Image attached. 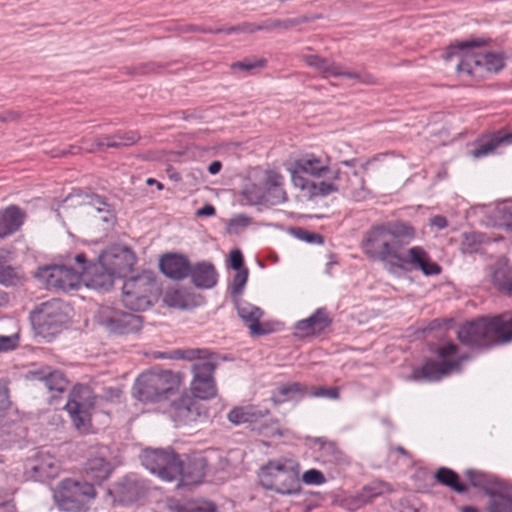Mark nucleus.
Masks as SVG:
<instances>
[{
    "mask_svg": "<svg viewBox=\"0 0 512 512\" xmlns=\"http://www.w3.org/2000/svg\"><path fill=\"white\" fill-rule=\"evenodd\" d=\"M18 335L0 336V352L13 350L18 345Z\"/></svg>",
    "mask_w": 512,
    "mask_h": 512,
    "instance_id": "obj_44",
    "label": "nucleus"
},
{
    "mask_svg": "<svg viewBox=\"0 0 512 512\" xmlns=\"http://www.w3.org/2000/svg\"><path fill=\"white\" fill-rule=\"evenodd\" d=\"M140 136L137 132L129 131L118 133L113 136L103 137L98 140V147H120V146H130L135 144L139 140Z\"/></svg>",
    "mask_w": 512,
    "mask_h": 512,
    "instance_id": "obj_33",
    "label": "nucleus"
},
{
    "mask_svg": "<svg viewBox=\"0 0 512 512\" xmlns=\"http://www.w3.org/2000/svg\"><path fill=\"white\" fill-rule=\"evenodd\" d=\"M330 163L331 159L326 154H305L295 161L291 170L293 185L309 198L342 193L355 201H362L369 196L363 177L357 172L349 176L339 169H331Z\"/></svg>",
    "mask_w": 512,
    "mask_h": 512,
    "instance_id": "obj_2",
    "label": "nucleus"
},
{
    "mask_svg": "<svg viewBox=\"0 0 512 512\" xmlns=\"http://www.w3.org/2000/svg\"><path fill=\"white\" fill-rule=\"evenodd\" d=\"M26 220V213L17 205H9L0 210V239L20 230Z\"/></svg>",
    "mask_w": 512,
    "mask_h": 512,
    "instance_id": "obj_24",
    "label": "nucleus"
},
{
    "mask_svg": "<svg viewBox=\"0 0 512 512\" xmlns=\"http://www.w3.org/2000/svg\"><path fill=\"white\" fill-rule=\"evenodd\" d=\"M182 377L171 370L149 369L135 379L131 394L143 404L162 405L175 426L188 425L201 415V405L185 391Z\"/></svg>",
    "mask_w": 512,
    "mask_h": 512,
    "instance_id": "obj_1",
    "label": "nucleus"
},
{
    "mask_svg": "<svg viewBox=\"0 0 512 512\" xmlns=\"http://www.w3.org/2000/svg\"><path fill=\"white\" fill-rule=\"evenodd\" d=\"M25 280L23 271L19 267L7 265L0 259V284L16 286Z\"/></svg>",
    "mask_w": 512,
    "mask_h": 512,
    "instance_id": "obj_35",
    "label": "nucleus"
},
{
    "mask_svg": "<svg viewBox=\"0 0 512 512\" xmlns=\"http://www.w3.org/2000/svg\"><path fill=\"white\" fill-rule=\"evenodd\" d=\"M146 183L147 185H156L159 190H162L164 188L163 184L154 178H148L146 180Z\"/></svg>",
    "mask_w": 512,
    "mask_h": 512,
    "instance_id": "obj_52",
    "label": "nucleus"
},
{
    "mask_svg": "<svg viewBox=\"0 0 512 512\" xmlns=\"http://www.w3.org/2000/svg\"><path fill=\"white\" fill-rule=\"evenodd\" d=\"M511 144L512 134L505 130H498L482 136L477 142V147L472 151V155L475 158L485 157L493 154L499 147Z\"/></svg>",
    "mask_w": 512,
    "mask_h": 512,
    "instance_id": "obj_23",
    "label": "nucleus"
},
{
    "mask_svg": "<svg viewBox=\"0 0 512 512\" xmlns=\"http://www.w3.org/2000/svg\"><path fill=\"white\" fill-rule=\"evenodd\" d=\"M300 470V463L294 458L269 460L260 469V484L264 489L281 495H296L301 491Z\"/></svg>",
    "mask_w": 512,
    "mask_h": 512,
    "instance_id": "obj_7",
    "label": "nucleus"
},
{
    "mask_svg": "<svg viewBox=\"0 0 512 512\" xmlns=\"http://www.w3.org/2000/svg\"><path fill=\"white\" fill-rule=\"evenodd\" d=\"M460 510L461 512H478V510L473 506H463Z\"/></svg>",
    "mask_w": 512,
    "mask_h": 512,
    "instance_id": "obj_53",
    "label": "nucleus"
},
{
    "mask_svg": "<svg viewBox=\"0 0 512 512\" xmlns=\"http://www.w3.org/2000/svg\"><path fill=\"white\" fill-rule=\"evenodd\" d=\"M107 447H93L88 452V458L84 466L86 477L100 483L107 479L112 472V466L107 461Z\"/></svg>",
    "mask_w": 512,
    "mask_h": 512,
    "instance_id": "obj_21",
    "label": "nucleus"
},
{
    "mask_svg": "<svg viewBox=\"0 0 512 512\" xmlns=\"http://www.w3.org/2000/svg\"><path fill=\"white\" fill-rule=\"evenodd\" d=\"M465 475L474 487H483L486 484V475L480 471L469 469L465 472Z\"/></svg>",
    "mask_w": 512,
    "mask_h": 512,
    "instance_id": "obj_43",
    "label": "nucleus"
},
{
    "mask_svg": "<svg viewBox=\"0 0 512 512\" xmlns=\"http://www.w3.org/2000/svg\"><path fill=\"white\" fill-rule=\"evenodd\" d=\"M311 395L315 397H326L330 399H337L339 397V389L337 387L333 388H318L311 392Z\"/></svg>",
    "mask_w": 512,
    "mask_h": 512,
    "instance_id": "obj_45",
    "label": "nucleus"
},
{
    "mask_svg": "<svg viewBox=\"0 0 512 512\" xmlns=\"http://www.w3.org/2000/svg\"><path fill=\"white\" fill-rule=\"evenodd\" d=\"M486 43L484 39L458 41L447 48L444 57L449 60L453 56H458V73L479 81L504 67V58L501 54L482 49Z\"/></svg>",
    "mask_w": 512,
    "mask_h": 512,
    "instance_id": "obj_4",
    "label": "nucleus"
},
{
    "mask_svg": "<svg viewBox=\"0 0 512 512\" xmlns=\"http://www.w3.org/2000/svg\"><path fill=\"white\" fill-rule=\"evenodd\" d=\"M75 260L80 266L79 270L59 265L45 266L38 269L36 277L47 289L55 291L67 292L76 289L82 280L91 287L90 275L84 271L89 267L85 254H78Z\"/></svg>",
    "mask_w": 512,
    "mask_h": 512,
    "instance_id": "obj_9",
    "label": "nucleus"
},
{
    "mask_svg": "<svg viewBox=\"0 0 512 512\" xmlns=\"http://www.w3.org/2000/svg\"><path fill=\"white\" fill-rule=\"evenodd\" d=\"M236 30H237L236 28H231V29L228 30V33H232V32H234Z\"/></svg>",
    "mask_w": 512,
    "mask_h": 512,
    "instance_id": "obj_58",
    "label": "nucleus"
},
{
    "mask_svg": "<svg viewBox=\"0 0 512 512\" xmlns=\"http://www.w3.org/2000/svg\"><path fill=\"white\" fill-rule=\"evenodd\" d=\"M159 291L158 284L150 272L127 279L122 287L123 303L135 311L148 309Z\"/></svg>",
    "mask_w": 512,
    "mask_h": 512,
    "instance_id": "obj_11",
    "label": "nucleus"
},
{
    "mask_svg": "<svg viewBox=\"0 0 512 512\" xmlns=\"http://www.w3.org/2000/svg\"><path fill=\"white\" fill-rule=\"evenodd\" d=\"M248 279V270H237L232 282V293L240 294L247 282Z\"/></svg>",
    "mask_w": 512,
    "mask_h": 512,
    "instance_id": "obj_41",
    "label": "nucleus"
},
{
    "mask_svg": "<svg viewBox=\"0 0 512 512\" xmlns=\"http://www.w3.org/2000/svg\"><path fill=\"white\" fill-rule=\"evenodd\" d=\"M206 351L192 350L191 358L198 360L192 365L193 378L190 382V397L198 404V400H210L217 395V385L214 378V372L217 362L211 356H206Z\"/></svg>",
    "mask_w": 512,
    "mask_h": 512,
    "instance_id": "obj_10",
    "label": "nucleus"
},
{
    "mask_svg": "<svg viewBox=\"0 0 512 512\" xmlns=\"http://www.w3.org/2000/svg\"><path fill=\"white\" fill-rule=\"evenodd\" d=\"M434 358L427 359L424 364L416 368L413 377L417 380L439 381L443 377L459 371L467 357L460 352L457 344L444 342L431 349Z\"/></svg>",
    "mask_w": 512,
    "mask_h": 512,
    "instance_id": "obj_8",
    "label": "nucleus"
},
{
    "mask_svg": "<svg viewBox=\"0 0 512 512\" xmlns=\"http://www.w3.org/2000/svg\"><path fill=\"white\" fill-rule=\"evenodd\" d=\"M25 467L30 478L42 482L57 477L60 472L59 461L47 452H38L27 460Z\"/></svg>",
    "mask_w": 512,
    "mask_h": 512,
    "instance_id": "obj_20",
    "label": "nucleus"
},
{
    "mask_svg": "<svg viewBox=\"0 0 512 512\" xmlns=\"http://www.w3.org/2000/svg\"><path fill=\"white\" fill-rule=\"evenodd\" d=\"M192 282L199 288L209 289L216 285L218 274L215 267L208 262L196 263L190 268Z\"/></svg>",
    "mask_w": 512,
    "mask_h": 512,
    "instance_id": "obj_27",
    "label": "nucleus"
},
{
    "mask_svg": "<svg viewBox=\"0 0 512 512\" xmlns=\"http://www.w3.org/2000/svg\"><path fill=\"white\" fill-rule=\"evenodd\" d=\"M10 407V400L8 389L0 383V417L4 415L5 411Z\"/></svg>",
    "mask_w": 512,
    "mask_h": 512,
    "instance_id": "obj_46",
    "label": "nucleus"
},
{
    "mask_svg": "<svg viewBox=\"0 0 512 512\" xmlns=\"http://www.w3.org/2000/svg\"><path fill=\"white\" fill-rule=\"evenodd\" d=\"M238 315L248 325L252 335H263L268 332L260 323V318L263 316L260 308L250 304L242 305L238 307Z\"/></svg>",
    "mask_w": 512,
    "mask_h": 512,
    "instance_id": "obj_30",
    "label": "nucleus"
},
{
    "mask_svg": "<svg viewBox=\"0 0 512 512\" xmlns=\"http://www.w3.org/2000/svg\"><path fill=\"white\" fill-rule=\"evenodd\" d=\"M430 225L438 229H444L447 227L448 222L444 216L436 215L430 219Z\"/></svg>",
    "mask_w": 512,
    "mask_h": 512,
    "instance_id": "obj_49",
    "label": "nucleus"
},
{
    "mask_svg": "<svg viewBox=\"0 0 512 512\" xmlns=\"http://www.w3.org/2000/svg\"><path fill=\"white\" fill-rule=\"evenodd\" d=\"M98 322L107 331L117 335L137 333L143 326V317L110 306H101Z\"/></svg>",
    "mask_w": 512,
    "mask_h": 512,
    "instance_id": "obj_15",
    "label": "nucleus"
},
{
    "mask_svg": "<svg viewBox=\"0 0 512 512\" xmlns=\"http://www.w3.org/2000/svg\"><path fill=\"white\" fill-rule=\"evenodd\" d=\"M216 505L208 500L200 499L190 503L187 507H183L179 512H216Z\"/></svg>",
    "mask_w": 512,
    "mask_h": 512,
    "instance_id": "obj_39",
    "label": "nucleus"
},
{
    "mask_svg": "<svg viewBox=\"0 0 512 512\" xmlns=\"http://www.w3.org/2000/svg\"><path fill=\"white\" fill-rule=\"evenodd\" d=\"M459 341L470 347L502 345L512 342V312L493 317H482L463 324Z\"/></svg>",
    "mask_w": 512,
    "mask_h": 512,
    "instance_id": "obj_5",
    "label": "nucleus"
},
{
    "mask_svg": "<svg viewBox=\"0 0 512 512\" xmlns=\"http://www.w3.org/2000/svg\"><path fill=\"white\" fill-rule=\"evenodd\" d=\"M435 478L442 485H445L458 493L467 491V486L460 482L458 474L449 468H439L435 473Z\"/></svg>",
    "mask_w": 512,
    "mask_h": 512,
    "instance_id": "obj_34",
    "label": "nucleus"
},
{
    "mask_svg": "<svg viewBox=\"0 0 512 512\" xmlns=\"http://www.w3.org/2000/svg\"><path fill=\"white\" fill-rule=\"evenodd\" d=\"M491 277L493 285L498 290L512 294V265L507 260L496 262Z\"/></svg>",
    "mask_w": 512,
    "mask_h": 512,
    "instance_id": "obj_29",
    "label": "nucleus"
},
{
    "mask_svg": "<svg viewBox=\"0 0 512 512\" xmlns=\"http://www.w3.org/2000/svg\"><path fill=\"white\" fill-rule=\"evenodd\" d=\"M393 265L397 267L409 265L414 269L421 270L427 276L441 273V267L433 262L429 254L420 246L411 247L405 252H402L401 249Z\"/></svg>",
    "mask_w": 512,
    "mask_h": 512,
    "instance_id": "obj_19",
    "label": "nucleus"
},
{
    "mask_svg": "<svg viewBox=\"0 0 512 512\" xmlns=\"http://www.w3.org/2000/svg\"><path fill=\"white\" fill-rule=\"evenodd\" d=\"M21 118V113L18 111L8 110L0 114V122H12Z\"/></svg>",
    "mask_w": 512,
    "mask_h": 512,
    "instance_id": "obj_48",
    "label": "nucleus"
},
{
    "mask_svg": "<svg viewBox=\"0 0 512 512\" xmlns=\"http://www.w3.org/2000/svg\"><path fill=\"white\" fill-rule=\"evenodd\" d=\"M416 237L415 228L403 221H389L372 226L361 243L363 252L370 258L388 261L392 265L404 245Z\"/></svg>",
    "mask_w": 512,
    "mask_h": 512,
    "instance_id": "obj_3",
    "label": "nucleus"
},
{
    "mask_svg": "<svg viewBox=\"0 0 512 512\" xmlns=\"http://www.w3.org/2000/svg\"><path fill=\"white\" fill-rule=\"evenodd\" d=\"M165 301L169 304V305H175V303L172 302L171 300V294H166L165 296Z\"/></svg>",
    "mask_w": 512,
    "mask_h": 512,
    "instance_id": "obj_56",
    "label": "nucleus"
},
{
    "mask_svg": "<svg viewBox=\"0 0 512 512\" xmlns=\"http://www.w3.org/2000/svg\"><path fill=\"white\" fill-rule=\"evenodd\" d=\"M267 60L264 58H246L242 61L235 62L231 65L233 70L239 69L244 71H251L253 69L264 68Z\"/></svg>",
    "mask_w": 512,
    "mask_h": 512,
    "instance_id": "obj_38",
    "label": "nucleus"
},
{
    "mask_svg": "<svg viewBox=\"0 0 512 512\" xmlns=\"http://www.w3.org/2000/svg\"><path fill=\"white\" fill-rule=\"evenodd\" d=\"M398 451L404 453V449L402 447L398 448Z\"/></svg>",
    "mask_w": 512,
    "mask_h": 512,
    "instance_id": "obj_59",
    "label": "nucleus"
},
{
    "mask_svg": "<svg viewBox=\"0 0 512 512\" xmlns=\"http://www.w3.org/2000/svg\"><path fill=\"white\" fill-rule=\"evenodd\" d=\"M160 269L169 278L181 280L190 271V265L186 257L177 254H166L160 259Z\"/></svg>",
    "mask_w": 512,
    "mask_h": 512,
    "instance_id": "obj_25",
    "label": "nucleus"
},
{
    "mask_svg": "<svg viewBox=\"0 0 512 512\" xmlns=\"http://www.w3.org/2000/svg\"><path fill=\"white\" fill-rule=\"evenodd\" d=\"M299 59L303 61L307 66L315 69L323 77H337L344 76L349 79H356L359 82L372 84L374 78L369 74H360L353 71H346L343 67L328 58L322 57L317 54L300 53Z\"/></svg>",
    "mask_w": 512,
    "mask_h": 512,
    "instance_id": "obj_18",
    "label": "nucleus"
},
{
    "mask_svg": "<svg viewBox=\"0 0 512 512\" xmlns=\"http://www.w3.org/2000/svg\"><path fill=\"white\" fill-rule=\"evenodd\" d=\"M302 481L307 485H322L326 482V478L321 471L309 469L302 474Z\"/></svg>",
    "mask_w": 512,
    "mask_h": 512,
    "instance_id": "obj_40",
    "label": "nucleus"
},
{
    "mask_svg": "<svg viewBox=\"0 0 512 512\" xmlns=\"http://www.w3.org/2000/svg\"><path fill=\"white\" fill-rule=\"evenodd\" d=\"M205 472L202 460L188 461L182 463L180 461V476L178 487H192L203 481Z\"/></svg>",
    "mask_w": 512,
    "mask_h": 512,
    "instance_id": "obj_26",
    "label": "nucleus"
},
{
    "mask_svg": "<svg viewBox=\"0 0 512 512\" xmlns=\"http://www.w3.org/2000/svg\"><path fill=\"white\" fill-rule=\"evenodd\" d=\"M490 512H512V497L505 495L494 496L489 504Z\"/></svg>",
    "mask_w": 512,
    "mask_h": 512,
    "instance_id": "obj_37",
    "label": "nucleus"
},
{
    "mask_svg": "<svg viewBox=\"0 0 512 512\" xmlns=\"http://www.w3.org/2000/svg\"><path fill=\"white\" fill-rule=\"evenodd\" d=\"M221 168L222 163L220 161H213L212 163H210L208 171L210 174L215 175L220 172Z\"/></svg>",
    "mask_w": 512,
    "mask_h": 512,
    "instance_id": "obj_51",
    "label": "nucleus"
},
{
    "mask_svg": "<svg viewBox=\"0 0 512 512\" xmlns=\"http://www.w3.org/2000/svg\"><path fill=\"white\" fill-rule=\"evenodd\" d=\"M32 374L35 379L42 381L50 392L62 393L68 387V380L59 370L42 368L33 372Z\"/></svg>",
    "mask_w": 512,
    "mask_h": 512,
    "instance_id": "obj_28",
    "label": "nucleus"
},
{
    "mask_svg": "<svg viewBox=\"0 0 512 512\" xmlns=\"http://www.w3.org/2000/svg\"><path fill=\"white\" fill-rule=\"evenodd\" d=\"M312 238H318L321 239V237L317 234H311L309 240H312Z\"/></svg>",
    "mask_w": 512,
    "mask_h": 512,
    "instance_id": "obj_57",
    "label": "nucleus"
},
{
    "mask_svg": "<svg viewBox=\"0 0 512 512\" xmlns=\"http://www.w3.org/2000/svg\"><path fill=\"white\" fill-rule=\"evenodd\" d=\"M216 213L214 206L205 205L197 211L198 216H213Z\"/></svg>",
    "mask_w": 512,
    "mask_h": 512,
    "instance_id": "obj_50",
    "label": "nucleus"
},
{
    "mask_svg": "<svg viewBox=\"0 0 512 512\" xmlns=\"http://www.w3.org/2000/svg\"><path fill=\"white\" fill-rule=\"evenodd\" d=\"M332 324V318L326 308H318L310 317L298 321L296 333L300 337L319 336Z\"/></svg>",
    "mask_w": 512,
    "mask_h": 512,
    "instance_id": "obj_22",
    "label": "nucleus"
},
{
    "mask_svg": "<svg viewBox=\"0 0 512 512\" xmlns=\"http://www.w3.org/2000/svg\"><path fill=\"white\" fill-rule=\"evenodd\" d=\"M230 265L235 270H242L243 256L239 250H234L230 253Z\"/></svg>",
    "mask_w": 512,
    "mask_h": 512,
    "instance_id": "obj_47",
    "label": "nucleus"
},
{
    "mask_svg": "<svg viewBox=\"0 0 512 512\" xmlns=\"http://www.w3.org/2000/svg\"><path fill=\"white\" fill-rule=\"evenodd\" d=\"M355 162H356L355 159H351V160L343 161V164L346 165V166H354Z\"/></svg>",
    "mask_w": 512,
    "mask_h": 512,
    "instance_id": "obj_55",
    "label": "nucleus"
},
{
    "mask_svg": "<svg viewBox=\"0 0 512 512\" xmlns=\"http://www.w3.org/2000/svg\"><path fill=\"white\" fill-rule=\"evenodd\" d=\"M510 134H512V132H509Z\"/></svg>",
    "mask_w": 512,
    "mask_h": 512,
    "instance_id": "obj_60",
    "label": "nucleus"
},
{
    "mask_svg": "<svg viewBox=\"0 0 512 512\" xmlns=\"http://www.w3.org/2000/svg\"><path fill=\"white\" fill-rule=\"evenodd\" d=\"M96 491L92 484L65 479L54 490V499L58 507L67 512H81L95 498Z\"/></svg>",
    "mask_w": 512,
    "mask_h": 512,
    "instance_id": "obj_12",
    "label": "nucleus"
},
{
    "mask_svg": "<svg viewBox=\"0 0 512 512\" xmlns=\"http://www.w3.org/2000/svg\"><path fill=\"white\" fill-rule=\"evenodd\" d=\"M341 457V452L333 443H325L319 450V459L323 463H338Z\"/></svg>",
    "mask_w": 512,
    "mask_h": 512,
    "instance_id": "obj_36",
    "label": "nucleus"
},
{
    "mask_svg": "<svg viewBox=\"0 0 512 512\" xmlns=\"http://www.w3.org/2000/svg\"><path fill=\"white\" fill-rule=\"evenodd\" d=\"M136 263V256L131 249L113 246L104 251L97 263L89 264L84 270L90 275L89 283L95 289H108L115 277H124L131 272Z\"/></svg>",
    "mask_w": 512,
    "mask_h": 512,
    "instance_id": "obj_6",
    "label": "nucleus"
},
{
    "mask_svg": "<svg viewBox=\"0 0 512 512\" xmlns=\"http://www.w3.org/2000/svg\"><path fill=\"white\" fill-rule=\"evenodd\" d=\"M307 391L300 383L294 382L283 385L273 394L271 400L278 405L287 401L295 400L306 395Z\"/></svg>",
    "mask_w": 512,
    "mask_h": 512,
    "instance_id": "obj_32",
    "label": "nucleus"
},
{
    "mask_svg": "<svg viewBox=\"0 0 512 512\" xmlns=\"http://www.w3.org/2000/svg\"><path fill=\"white\" fill-rule=\"evenodd\" d=\"M95 395L87 385L73 387L65 409L69 413L75 428L87 433L91 428V413L95 406Z\"/></svg>",
    "mask_w": 512,
    "mask_h": 512,
    "instance_id": "obj_13",
    "label": "nucleus"
},
{
    "mask_svg": "<svg viewBox=\"0 0 512 512\" xmlns=\"http://www.w3.org/2000/svg\"><path fill=\"white\" fill-rule=\"evenodd\" d=\"M32 323L38 334L43 337L54 336L59 333L66 323L67 316L63 303L52 299L42 303L32 314Z\"/></svg>",
    "mask_w": 512,
    "mask_h": 512,
    "instance_id": "obj_14",
    "label": "nucleus"
},
{
    "mask_svg": "<svg viewBox=\"0 0 512 512\" xmlns=\"http://www.w3.org/2000/svg\"><path fill=\"white\" fill-rule=\"evenodd\" d=\"M269 415V409H260L258 406L250 404L234 407L227 414V419L234 425L260 424L258 432L266 437L281 435L279 423L276 419H270L269 423L262 424V420Z\"/></svg>",
    "mask_w": 512,
    "mask_h": 512,
    "instance_id": "obj_16",
    "label": "nucleus"
},
{
    "mask_svg": "<svg viewBox=\"0 0 512 512\" xmlns=\"http://www.w3.org/2000/svg\"><path fill=\"white\" fill-rule=\"evenodd\" d=\"M379 495V492L375 491L372 487H364L361 492L358 494V496L355 498L356 505L355 507H361L364 504L370 502L372 499L377 497Z\"/></svg>",
    "mask_w": 512,
    "mask_h": 512,
    "instance_id": "obj_42",
    "label": "nucleus"
},
{
    "mask_svg": "<svg viewBox=\"0 0 512 512\" xmlns=\"http://www.w3.org/2000/svg\"><path fill=\"white\" fill-rule=\"evenodd\" d=\"M284 182V177L279 172L270 170L266 173L264 186L268 193H273L272 204L283 203L287 200Z\"/></svg>",
    "mask_w": 512,
    "mask_h": 512,
    "instance_id": "obj_31",
    "label": "nucleus"
},
{
    "mask_svg": "<svg viewBox=\"0 0 512 512\" xmlns=\"http://www.w3.org/2000/svg\"><path fill=\"white\" fill-rule=\"evenodd\" d=\"M380 157H382V155H381V154H378V155L374 156L373 158L368 159V160L365 162V164H363V168H366V166H367L368 164H370L372 161L379 160V158H380Z\"/></svg>",
    "mask_w": 512,
    "mask_h": 512,
    "instance_id": "obj_54",
    "label": "nucleus"
},
{
    "mask_svg": "<svg viewBox=\"0 0 512 512\" xmlns=\"http://www.w3.org/2000/svg\"><path fill=\"white\" fill-rule=\"evenodd\" d=\"M142 464L162 480L172 481L180 472V460L177 455L165 450H145L141 456Z\"/></svg>",
    "mask_w": 512,
    "mask_h": 512,
    "instance_id": "obj_17",
    "label": "nucleus"
}]
</instances>
